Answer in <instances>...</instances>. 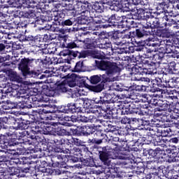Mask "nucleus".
<instances>
[{
    "mask_svg": "<svg viewBox=\"0 0 179 179\" xmlns=\"http://www.w3.org/2000/svg\"><path fill=\"white\" fill-rule=\"evenodd\" d=\"M115 150L110 146L106 145L101 148V150L99 151V160L108 169V173L114 174L117 173V167L111 164L110 159H117V154L114 153Z\"/></svg>",
    "mask_w": 179,
    "mask_h": 179,
    "instance_id": "nucleus-1",
    "label": "nucleus"
},
{
    "mask_svg": "<svg viewBox=\"0 0 179 179\" xmlns=\"http://www.w3.org/2000/svg\"><path fill=\"white\" fill-rule=\"evenodd\" d=\"M40 86L38 85H34L31 83L28 84L27 86H25V89L28 91V94H29V96H32V99H34V96H37L38 93H43L45 96H48V97H54L55 96V91L51 90V87H50L47 85H43L41 86V90L40 88Z\"/></svg>",
    "mask_w": 179,
    "mask_h": 179,
    "instance_id": "nucleus-2",
    "label": "nucleus"
},
{
    "mask_svg": "<svg viewBox=\"0 0 179 179\" xmlns=\"http://www.w3.org/2000/svg\"><path fill=\"white\" fill-rule=\"evenodd\" d=\"M52 113H54L53 110L48 109V107H45L36 109L35 110H33L31 114L29 115V120L31 122V124H37V122H41V121H47L48 118V114H51Z\"/></svg>",
    "mask_w": 179,
    "mask_h": 179,
    "instance_id": "nucleus-3",
    "label": "nucleus"
},
{
    "mask_svg": "<svg viewBox=\"0 0 179 179\" xmlns=\"http://www.w3.org/2000/svg\"><path fill=\"white\" fill-rule=\"evenodd\" d=\"M96 66L101 71H105L108 76L115 75L120 71V67L117 66V64L107 60L96 61Z\"/></svg>",
    "mask_w": 179,
    "mask_h": 179,
    "instance_id": "nucleus-4",
    "label": "nucleus"
},
{
    "mask_svg": "<svg viewBox=\"0 0 179 179\" xmlns=\"http://www.w3.org/2000/svg\"><path fill=\"white\" fill-rule=\"evenodd\" d=\"M43 62L41 59H33V58H22L19 64H18V69L21 71V73L22 76H24L27 72L30 70V68H34L37 66V64H40Z\"/></svg>",
    "mask_w": 179,
    "mask_h": 179,
    "instance_id": "nucleus-5",
    "label": "nucleus"
},
{
    "mask_svg": "<svg viewBox=\"0 0 179 179\" xmlns=\"http://www.w3.org/2000/svg\"><path fill=\"white\" fill-rule=\"evenodd\" d=\"M171 100V103H168L167 109H164V111L170 113L169 115L171 120H179V102L178 97L177 96V92L173 94Z\"/></svg>",
    "mask_w": 179,
    "mask_h": 179,
    "instance_id": "nucleus-6",
    "label": "nucleus"
},
{
    "mask_svg": "<svg viewBox=\"0 0 179 179\" xmlns=\"http://www.w3.org/2000/svg\"><path fill=\"white\" fill-rule=\"evenodd\" d=\"M174 94L173 93H167L164 92L162 93V95H161L162 100H158L156 98H152L150 99V103L153 104L154 106H157V107H160V108H162V110H167L169 108V103H171L173 100V96Z\"/></svg>",
    "mask_w": 179,
    "mask_h": 179,
    "instance_id": "nucleus-7",
    "label": "nucleus"
},
{
    "mask_svg": "<svg viewBox=\"0 0 179 179\" xmlns=\"http://www.w3.org/2000/svg\"><path fill=\"white\" fill-rule=\"evenodd\" d=\"M66 85H68L69 87H75V86H79V87H87L88 84L86 83V80L79 78L78 75L75 73H69L65 76Z\"/></svg>",
    "mask_w": 179,
    "mask_h": 179,
    "instance_id": "nucleus-8",
    "label": "nucleus"
},
{
    "mask_svg": "<svg viewBox=\"0 0 179 179\" xmlns=\"http://www.w3.org/2000/svg\"><path fill=\"white\" fill-rule=\"evenodd\" d=\"M161 25L162 28L170 29L171 27L173 31L179 29V24L174 19L171 18V15H170L164 14L161 17Z\"/></svg>",
    "mask_w": 179,
    "mask_h": 179,
    "instance_id": "nucleus-9",
    "label": "nucleus"
},
{
    "mask_svg": "<svg viewBox=\"0 0 179 179\" xmlns=\"http://www.w3.org/2000/svg\"><path fill=\"white\" fill-rule=\"evenodd\" d=\"M148 157L150 159H156L158 163L166 162V150L164 148H157L155 150L150 149L148 150Z\"/></svg>",
    "mask_w": 179,
    "mask_h": 179,
    "instance_id": "nucleus-10",
    "label": "nucleus"
},
{
    "mask_svg": "<svg viewBox=\"0 0 179 179\" xmlns=\"http://www.w3.org/2000/svg\"><path fill=\"white\" fill-rule=\"evenodd\" d=\"M17 99H22L23 103H25L24 107H27V108H31L33 107V105H31L33 104V96L29 94V91H27L26 87L19 90Z\"/></svg>",
    "mask_w": 179,
    "mask_h": 179,
    "instance_id": "nucleus-11",
    "label": "nucleus"
},
{
    "mask_svg": "<svg viewBox=\"0 0 179 179\" xmlns=\"http://www.w3.org/2000/svg\"><path fill=\"white\" fill-rule=\"evenodd\" d=\"M101 6L99 5V3H96L93 4L92 6V10H90V16L91 19L92 20L93 23L95 24H101L104 23V21H103L101 18V15H96V14H92V13H97V12H101V9L100 8Z\"/></svg>",
    "mask_w": 179,
    "mask_h": 179,
    "instance_id": "nucleus-12",
    "label": "nucleus"
},
{
    "mask_svg": "<svg viewBox=\"0 0 179 179\" xmlns=\"http://www.w3.org/2000/svg\"><path fill=\"white\" fill-rule=\"evenodd\" d=\"M66 157V155L62 154H52L48 157L46 160L49 161V167H59L61 163L64 162V159Z\"/></svg>",
    "mask_w": 179,
    "mask_h": 179,
    "instance_id": "nucleus-13",
    "label": "nucleus"
},
{
    "mask_svg": "<svg viewBox=\"0 0 179 179\" xmlns=\"http://www.w3.org/2000/svg\"><path fill=\"white\" fill-rule=\"evenodd\" d=\"M26 3L27 5V8H36L41 10L42 13H45V12L51 10L49 6L45 4V3L42 2L38 3L36 0H27Z\"/></svg>",
    "mask_w": 179,
    "mask_h": 179,
    "instance_id": "nucleus-14",
    "label": "nucleus"
},
{
    "mask_svg": "<svg viewBox=\"0 0 179 179\" xmlns=\"http://www.w3.org/2000/svg\"><path fill=\"white\" fill-rule=\"evenodd\" d=\"M11 121L13 125H15V128H17V129H28L30 124H31V120H26L22 117H11Z\"/></svg>",
    "mask_w": 179,
    "mask_h": 179,
    "instance_id": "nucleus-15",
    "label": "nucleus"
},
{
    "mask_svg": "<svg viewBox=\"0 0 179 179\" xmlns=\"http://www.w3.org/2000/svg\"><path fill=\"white\" fill-rule=\"evenodd\" d=\"M82 156H83L82 150L78 147H74L69 151V159L70 162H73V163H78V161L80 160Z\"/></svg>",
    "mask_w": 179,
    "mask_h": 179,
    "instance_id": "nucleus-16",
    "label": "nucleus"
},
{
    "mask_svg": "<svg viewBox=\"0 0 179 179\" xmlns=\"http://www.w3.org/2000/svg\"><path fill=\"white\" fill-rule=\"evenodd\" d=\"M77 57L80 58H87V57H93L96 59H101V55L96 50H83L81 52L78 51Z\"/></svg>",
    "mask_w": 179,
    "mask_h": 179,
    "instance_id": "nucleus-17",
    "label": "nucleus"
},
{
    "mask_svg": "<svg viewBox=\"0 0 179 179\" xmlns=\"http://www.w3.org/2000/svg\"><path fill=\"white\" fill-rule=\"evenodd\" d=\"M60 110L64 114H75V113H79L75 103L70 102L67 104L60 106Z\"/></svg>",
    "mask_w": 179,
    "mask_h": 179,
    "instance_id": "nucleus-18",
    "label": "nucleus"
},
{
    "mask_svg": "<svg viewBox=\"0 0 179 179\" xmlns=\"http://www.w3.org/2000/svg\"><path fill=\"white\" fill-rule=\"evenodd\" d=\"M163 73V77L162 78H159L157 77L155 80V85L157 87H161V89H164V88H169V80L166 78V76H169L167 75V73H164V71L162 72Z\"/></svg>",
    "mask_w": 179,
    "mask_h": 179,
    "instance_id": "nucleus-19",
    "label": "nucleus"
},
{
    "mask_svg": "<svg viewBox=\"0 0 179 179\" xmlns=\"http://www.w3.org/2000/svg\"><path fill=\"white\" fill-rule=\"evenodd\" d=\"M169 30L170 31L166 29H157L155 36L157 37H162V38H170V37L174 36L175 33H177V31H173L171 29Z\"/></svg>",
    "mask_w": 179,
    "mask_h": 179,
    "instance_id": "nucleus-20",
    "label": "nucleus"
},
{
    "mask_svg": "<svg viewBox=\"0 0 179 179\" xmlns=\"http://www.w3.org/2000/svg\"><path fill=\"white\" fill-rule=\"evenodd\" d=\"M5 86L3 87L6 89V93H10V96H13V97H16L17 99L19 97V90L16 88V85L13 83H5Z\"/></svg>",
    "mask_w": 179,
    "mask_h": 179,
    "instance_id": "nucleus-21",
    "label": "nucleus"
},
{
    "mask_svg": "<svg viewBox=\"0 0 179 179\" xmlns=\"http://www.w3.org/2000/svg\"><path fill=\"white\" fill-rule=\"evenodd\" d=\"M143 42L142 41H134L132 43L134 46H129V52L134 53L135 51L139 52H144L146 50V46L144 45H142Z\"/></svg>",
    "mask_w": 179,
    "mask_h": 179,
    "instance_id": "nucleus-22",
    "label": "nucleus"
},
{
    "mask_svg": "<svg viewBox=\"0 0 179 179\" xmlns=\"http://www.w3.org/2000/svg\"><path fill=\"white\" fill-rule=\"evenodd\" d=\"M127 22H128V19L125 15L123 16H117L115 15V19L112 22V24H109L108 26H121L122 29L124 27H127L128 24H127Z\"/></svg>",
    "mask_w": 179,
    "mask_h": 179,
    "instance_id": "nucleus-23",
    "label": "nucleus"
},
{
    "mask_svg": "<svg viewBox=\"0 0 179 179\" xmlns=\"http://www.w3.org/2000/svg\"><path fill=\"white\" fill-rule=\"evenodd\" d=\"M121 37L122 40L117 42V45H129V44H133L134 41L132 40V31H129L128 34H123Z\"/></svg>",
    "mask_w": 179,
    "mask_h": 179,
    "instance_id": "nucleus-24",
    "label": "nucleus"
},
{
    "mask_svg": "<svg viewBox=\"0 0 179 179\" xmlns=\"http://www.w3.org/2000/svg\"><path fill=\"white\" fill-rule=\"evenodd\" d=\"M42 72L40 70H31L26 72L24 76H22L24 78H34L35 79H43L45 78V76L41 74Z\"/></svg>",
    "mask_w": 179,
    "mask_h": 179,
    "instance_id": "nucleus-25",
    "label": "nucleus"
},
{
    "mask_svg": "<svg viewBox=\"0 0 179 179\" xmlns=\"http://www.w3.org/2000/svg\"><path fill=\"white\" fill-rule=\"evenodd\" d=\"M132 37H137V38H143L145 36H149L150 31L143 29L141 27L136 29L135 31H131Z\"/></svg>",
    "mask_w": 179,
    "mask_h": 179,
    "instance_id": "nucleus-26",
    "label": "nucleus"
},
{
    "mask_svg": "<svg viewBox=\"0 0 179 179\" xmlns=\"http://www.w3.org/2000/svg\"><path fill=\"white\" fill-rule=\"evenodd\" d=\"M115 113L117 115H128L131 114V110L129 109V106H128V103H124L118 106Z\"/></svg>",
    "mask_w": 179,
    "mask_h": 179,
    "instance_id": "nucleus-27",
    "label": "nucleus"
},
{
    "mask_svg": "<svg viewBox=\"0 0 179 179\" xmlns=\"http://www.w3.org/2000/svg\"><path fill=\"white\" fill-rule=\"evenodd\" d=\"M90 5L84 4L82 1H77L76 4L73 7L74 9H78V11L81 12V13H90Z\"/></svg>",
    "mask_w": 179,
    "mask_h": 179,
    "instance_id": "nucleus-28",
    "label": "nucleus"
},
{
    "mask_svg": "<svg viewBox=\"0 0 179 179\" xmlns=\"http://www.w3.org/2000/svg\"><path fill=\"white\" fill-rule=\"evenodd\" d=\"M95 135L97 136H100V138H90L87 140V143L89 145H100L101 143H103V139H104V136H107L106 134H103L101 131H96L95 133Z\"/></svg>",
    "mask_w": 179,
    "mask_h": 179,
    "instance_id": "nucleus-29",
    "label": "nucleus"
},
{
    "mask_svg": "<svg viewBox=\"0 0 179 179\" xmlns=\"http://www.w3.org/2000/svg\"><path fill=\"white\" fill-rule=\"evenodd\" d=\"M101 17L103 22V23H110V24H112V22H114L115 20V14H111L109 11H103L102 13V15H101Z\"/></svg>",
    "mask_w": 179,
    "mask_h": 179,
    "instance_id": "nucleus-30",
    "label": "nucleus"
},
{
    "mask_svg": "<svg viewBox=\"0 0 179 179\" xmlns=\"http://www.w3.org/2000/svg\"><path fill=\"white\" fill-rule=\"evenodd\" d=\"M54 127L50 126L48 124H45L43 122H41V133L43 135H52L54 131H52Z\"/></svg>",
    "mask_w": 179,
    "mask_h": 179,
    "instance_id": "nucleus-31",
    "label": "nucleus"
},
{
    "mask_svg": "<svg viewBox=\"0 0 179 179\" xmlns=\"http://www.w3.org/2000/svg\"><path fill=\"white\" fill-rule=\"evenodd\" d=\"M17 154L15 151H9L7 152H5V155H0V163H12V159H13V157H10V155H13V156H15V155Z\"/></svg>",
    "mask_w": 179,
    "mask_h": 179,
    "instance_id": "nucleus-32",
    "label": "nucleus"
},
{
    "mask_svg": "<svg viewBox=\"0 0 179 179\" xmlns=\"http://www.w3.org/2000/svg\"><path fill=\"white\" fill-rule=\"evenodd\" d=\"M81 135L83 136H89L96 132V129L93 126L85 125L80 127Z\"/></svg>",
    "mask_w": 179,
    "mask_h": 179,
    "instance_id": "nucleus-33",
    "label": "nucleus"
},
{
    "mask_svg": "<svg viewBox=\"0 0 179 179\" xmlns=\"http://www.w3.org/2000/svg\"><path fill=\"white\" fill-rule=\"evenodd\" d=\"M120 34V31H111L108 32V40L113 41L115 44H118L117 41L120 40V37H121Z\"/></svg>",
    "mask_w": 179,
    "mask_h": 179,
    "instance_id": "nucleus-34",
    "label": "nucleus"
},
{
    "mask_svg": "<svg viewBox=\"0 0 179 179\" xmlns=\"http://www.w3.org/2000/svg\"><path fill=\"white\" fill-rule=\"evenodd\" d=\"M97 160H94L93 157L89 156L83 159V163L87 167H101V165L96 164Z\"/></svg>",
    "mask_w": 179,
    "mask_h": 179,
    "instance_id": "nucleus-35",
    "label": "nucleus"
},
{
    "mask_svg": "<svg viewBox=\"0 0 179 179\" xmlns=\"http://www.w3.org/2000/svg\"><path fill=\"white\" fill-rule=\"evenodd\" d=\"M150 91L151 93H156V92H159L161 93V96H162L163 93H173V94H177V90H164L163 89H160L159 87L156 86V84L153 83L152 87H150Z\"/></svg>",
    "mask_w": 179,
    "mask_h": 179,
    "instance_id": "nucleus-36",
    "label": "nucleus"
},
{
    "mask_svg": "<svg viewBox=\"0 0 179 179\" xmlns=\"http://www.w3.org/2000/svg\"><path fill=\"white\" fill-rule=\"evenodd\" d=\"M150 24L151 25V29L153 30V29H159V27H162V17H154L151 20H148Z\"/></svg>",
    "mask_w": 179,
    "mask_h": 179,
    "instance_id": "nucleus-37",
    "label": "nucleus"
},
{
    "mask_svg": "<svg viewBox=\"0 0 179 179\" xmlns=\"http://www.w3.org/2000/svg\"><path fill=\"white\" fill-rule=\"evenodd\" d=\"M131 6L129 0H120V8L124 12H131L132 10Z\"/></svg>",
    "mask_w": 179,
    "mask_h": 179,
    "instance_id": "nucleus-38",
    "label": "nucleus"
},
{
    "mask_svg": "<svg viewBox=\"0 0 179 179\" xmlns=\"http://www.w3.org/2000/svg\"><path fill=\"white\" fill-rule=\"evenodd\" d=\"M129 142H133V143H135L134 139L127 140V138H125L124 140V138H120L119 143L116 144V148H118L119 149H124V150H127L128 148V143H129Z\"/></svg>",
    "mask_w": 179,
    "mask_h": 179,
    "instance_id": "nucleus-39",
    "label": "nucleus"
},
{
    "mask_svg": "<svg viewBox=\"0 0 179 179\" xmlns=\"http://www.w3.org/2000/svg\"><path fill=\"white\" fill-rule=\"evenodd\" d=\"M169 163H178L179 162V148L178 150H176L173 151L171 155H169Z\"/></svg>",
    "mask_w": 179,
    "mask_h": 179,
    "instance_id": "nucleus-40",
    "label": "nucleus"
},
{
    "mask_svg": "<svg viewBox=\"0 0 179 179\" xmlns=\"http://www.w3.org/2000/svg\"><path fill=\"white\" fill-rule=\"evenodd\" d=\"M114 97H115V94H114V93H105L103 96H102L103 103L105 104V106L106 103H115Z\"/></svg>",
    "mask_w": 179,
    "mask_h": 179,
    "instance_id": "nucleus-41",
    "label": "nucleus"
},
{
    "mask_svg": "<svg viewBox=\"0 0 179 179\" xmlns=\"http://www.w3.org/2000/svg\"><path fill=\"white\" fill-rule=\"evenodd\" d=\"M146 69L136 64L131 68V73H136L139 75H146Z\"/></svg>",
    "mask_w": 179,
    "mask_h": 179,
    "instance_id": "nucleus-42",
    "label": "nucleus"
},
{
    "mask_svg": "<svg viewBox=\"0 0 179 179\" xmlns=\"http://www.w3.org/2000/svg\"><path fill=\"white\" fill-rule=\"evenodd\" d=\"M6 2H7L6 4L1 6L3 8H22V5L19 3V1H16L15 0H6Z\"/></svg>",
    "mask_w": 179,
    "mask_h": 179,
    "instance_id": "nucleus-43",
    "label": "nucleus"
},
{
    "mask_svg": "<svg viewBox=\"0 0 179 179\" xmlns=\"http://www.w3.org/2000/svg\"><path fill=\"white\" fill-rule=\"evenodd\" d=\"M169 88L173 89H179V78L173 77L171 79H169Z\"/></svg>",
    "mask_w": 179,
    "mask_h": 179,
    "instance_id": "nucleus-44",
    "label": "nucleus"
},
{
    "mask_svg": "<svg viewBox=\"0 0 179 179\" xmlns=\"http://www.w3.org/2000/svg\"><path fill=\"white\" fill-rule=\"evenodd\" d=\"M169 8H170V3H169V1H163L157 3V10H163L166 13Z\"/></svg>",
    "mask_w": 179,
    "mask_h": 179,
    "instance_id": "nucleus-45",
    "label": "nucleus"
},
{
    "mask_svg": "<svg viewBox=\"0 0 179 179\" xmlns=\"http://www.w3.org/2000/svg\"><path fill=\"white\" fill-rule=\"evenodd\" d=\"M104 84L101 83L96 85H88L89 90L91 92H94L95 93H100L104 89Z\"/></svg>",
    "mask_w": 179,
    "mask_h": 179,
    "instance_id": "nucleus-46",
    "label": "nucleus"
},
{
    "mask_svg": "<svg viewBox=\"0 0 179 179\" xmlns=\"http://www.w3.org/2000/svg\"><path fill=\"white\" fill-rule=\"evenodd\" d=\"M61 55H63V57H73V58H76L78 57V51H73L71 50L69 48L63 50L62 52H61Z\"/></svg>",
    "mask_w": 179,
    "mask_h": 179,
    "instance_id": "nucleus-47",
    "label": "nucleus"
},
{
    "mask_svg": "<svg viewBox=\"0 0 179 179\" xmlns=\"http://www.w3.org/2000/svg\"><path fill=\"white\" fill-rule=\"evenodd\" d=\"M78 24H89L90 23V19L87 15H81L80 16L78 17L77 19Z\"/></svg>",
    "mask_w": 179,
    "mask_h": 179,
    "instance_id": "nucleus-48",
    "label": "nucleus"
},
{
    "mask_svg": "<svg viewBox=\"0 0 179 179\" xmlns=\"http://www.w3.org/2000/svg\"><path fill=\"white\" fill-rule=\"evenodd\" d=\"M178 72V66H177V64L176 62H171L168 64V73L173 74V73H177Z\"/></svg>",
    "mask_w": 179,
    "mask_h": 179,
    "instance_id": "nucleus-49",
    "label": "nucleus"
},
{
    "mask_svg": "<svg viewBox=\"0 0 179 179\" xmlns=\"http://www.w3.org/2000/svg\"><path fill=\"white\" fill-rule=\"evenodd\" d=\"M54 132L56 133L58 136H66L69 135V131L61 127L55 128Z\"/></svg>",
    "mask_w": 179,
    "mask_h": 179,
    "instance_id": "nucleus-50",
    "label": "nucleus"
},
{
    "mask_svg": "<svg viewBox=\"0 0 179 179\" xmlns=\"http://www.w3.org/2000/svg\"><path fill=\"white\" fill-rule=\"evenodd\" d=\"M8 78L11 82H19V80L20 79V76L17 75V73L13 70L8 71Z\"/></svg>",
    "mask_w": 179,
    "mask_h": 179,
    "instance_id": "nucleus-51",
    "label": "nucleus"
},
{
    "mask_svg": "<svg viewBox=\"0 0 179 179\" xmlns=\"http://www.w3.org/2000/svg\"><path fill=\"white\" fill-rule=\"evenodd\" d=\"M106 113H108L110 115L115 114L117 108H114V103H106Z\"/></svg>",
    "mask_w": 179,
    "mask_h": 179,
    "instance_id": "nucleus-52",
    "label": "nucleus"
},
{
    "mask_svg": "<svg viewBox=\"0 0 179 179\" xmlns=\"http://www.w3.org/2000/svg\"><path fill=\"white\" fill-rule=\"evenodd\" d=\"M155 15H157V16H160V13L159 12H155V13H152V12H146L145 11L144 15L143 17V20H150L155 17Z\"/></svg>",
    "mask_w": 179,
    "mask_h": 179,
    "instance_id": "nucleus-53",
    "label": "nucleus"
},
{
    "mask_svg": "<svg viewBox=\"0 0 179 179\" xmlns=\"http://www.w3.org/2000/svg\"><path fill=\"white\" fill-rule=\"evenodd\" d=\"M47 167H50V161H41V164L38 166V171L44 173Z\"/></svg>",
    "mask_w": 179,
    "mask_h": 179,
    "instance_id": "nucleus-54",
    "label": "nucleus"
},
{
    "mask_svg": "<svg viewBox=\"0 0 179 179\" xmlns=\"http://www.w3.org/2000/svg\"><path fill=\"white\" fill-rule=\"evenodd\" d=\"M73 135V136H82V131L80 127H78L77 129H70L68 136Z\"/></svg>",
    "mask_w": 179,
    "mask_h": 179,
    "instance_id": "nucleus-55",
    "label": "nucleus"
},
{
    "mask_svg": "<svg viewBox=\"0 0 179 179\" xmlns=\"http://www.w3.org/2000/svg\"><path fill=\"white\" fill-rule=\"evenodd\" d=\"M84 45L87 50H93L96 48V44L92 42V39L90 38H86L84 41Z\"/></svg>",
    "mask_w": 179,
    "mask_h": 179,
    "instance_id": "nucleus-56",
    "label": "nucleus"
},
{
    "mask_svg": "<svg viewBox=\"0 0 179 179\" xmlns=\"http://www.w3.org/2000/svg\"><path fill=\"white\" fill-rule=\"evenodd\" d=\"M31 131L34 132V134H41V122H38V124L34 122L32 126H31Z\"/></svg>",
    "mask_w": 179,
    "mask_h": 179,
    "instance_id": "nucleus-57",
    "label": "nucleus"
},
{
    "mask_svg": "<svg viewBox=\"0 0 179 179\" xmlns=\"http://www.w3.org/2000/svg\"><path fill=\"white\" fill-rule=\"evenodd\" d=\"M155 52H156L154 51L153 50L146 48V50H144L143 55H145V58H152L154 60L155 55L156 54Z\"/></svg>",
    "mask_w": 179,
    "mask_h": 179,
    "instance_id": "nucleus-58",
    "label": "nucleus"
},
{
    "mask_svg": "<svg viewBox=\"0 0 179 179\" xmlns=\"http://www.w3.org/2000/svg\"><path fill=\"white\" fill-rule=\"evenodd\" d=\"M34 44H36L38 47H43V45H45L44 41L43 40V36L41 35H36L34 39Z\"/></svg>",
    "mask_w": 179,
    "mask_h": 179,
    "instance_id": "nucleus-59",
    "label": "nucleus"
},
{
    "mask_svg": "<svg viewBox=\"0 0 179 179\" xmlns=\"http://www.w3.org/2000/svg\"><path fill=\"white\" fill-rule=\"evenodd\" d=\"M74 104L78 113H80L83 110V98H78Z\"/></svg>",
    "mask_w": 179,
    "mask_h": 179,
    "instance_id": "nucleus-60",
    "label": "nucleus"
},
{
    "mask_svg": "<svg viewBox=\"0 0 179 179\" xmlns=\"http://www.w3.org/2000/svg\"><path fill=\"white\" fill-rule=\"evenodd\" d=\"M131 114H138V105L134 102L127 103Z\"/></svg>",
    "mask_w": 179,
    "mask_h": 179,
    "instance_id": "nucleus-61",
    "label": "nucleus"
},
{
    "mask_svg": "<svg viewBox=\"0 0 179 179\" xmlns=\"http://www.w3.org/2000/svg\"><path fill=\"white\" fill-rule=\"evenodd\" d=\"M146 69L145 75H155L156 73V66L150 64L148 68H145Z\"/></svg>",
    "mask_w": 179,
    "mask_h": 179,
    "instance_id": "nucleus-62",
    "label": "nucleus"
},
{
    "mask_svg": "<svg viewBox=\"0 0 179 179\" xmlns=\"http://www.w3.org/2000/svg\"><path fill=\"white\" fill-rule=\"evenodd\" d=\"M164 55H166V54L164 52H156L154 56V61L157 63L161 62L163 60V58H164Z\"/></svg>",
    "mask_w": 179,
    "mask_h": 179,
    "instance_id": "nucleus-63",
    "label": "nucleus"
},
{
    "mask_svg": "<svg viewBox=\"0 0 179 179\" xmlns=\"http://www.w3.org/2000/svg\"><path fill=\"white\" fill-rule=\"evenodd\" d=\"M83 69V62H78L73 68V72H82Z\"/></svg>",
    "mask_w": 179,
    "mask_h": 179,
    "instance_id": "nucleus-64",
    "label": "nucleus"
}]
</instances>
